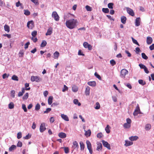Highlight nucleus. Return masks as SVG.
<instances>
[{
	"mask_svg": "<svg viewBox=\"0 0 154 154\" xmlns=\"http://www.w3.org/2000/svg\"><path fill=\"white\" fill-rule=\"evenodd\" d=\"M126 9L127 13L130 15L132 16H134V13L131 9L128 7H127L126 8Z\"/></svg>",
	"mask_w": 154,
	"mask_h": 154,
	"instance_id": "6e6552de",
	"label": "nucleus"
},
{
	"mask_svg": "<svg viewBox=\"0 0 154 154\" xmlns=\"http://www.w3.org/2000/svg\"><path fill=\"white\" fill-rule=\"evenodd\" d=\"M51 110V108H48L46 109L45 111H44V113H48Z\"/></svg>",
	"mask_w": 154,
	"mask_h": 154,
	"instance_id": "4d7b16f0",
	"label": "nucleus"
},
{
	"mask_svg": "<svg viewBox=\"0 0 154 154\" xmlns=\"http://www.w3.org/2000/svg\"><path fill=\"white\" fill-rule=\"evenodd\" d=\"M140 17H137L136 18L135 21V25L136 26H138L140 25Z\"/></svg>",
	"mask_w": 154,
	"mask_h": 154,
	"instance_id": "dca6fc26",
	"label": "nucleus"
},
{
	"mask_svg": "<svg viewBox=\"0 0 154 154\" xmlns=\"http://www.w3.org/2000/svg\"><path fill=\"white\" fill-rule=\"evenodd\" d=\"M52 29L51 27L49 28L47 31V32L46 33V35H50L52 32Z\"/></svg>",
	"mask_w": 154,
	"mask_h": 154,
	"instance_id": "412c9836",
	"label": "nucleus"
},
{
	"mask_svg": "<svg viewBox=\"0 0 154 154\" xmlns=\"http://www.w3.org/2000/svg\"><path fill=\"white\" fill-rule=\"evenodd\" d=\"M139 83L142 85H144L146 84V82L145 81H143L142 79H140L138 80Z\"/></svg>",
	"mask_w": 154,
	"mask_h": 154,
	"instance_id": "72a5a7b5",
	"label": "nucleus"
},
{
	"mask_svg": "<svg viewBox=\"0 0 154 154\" xmlns=\"http://www.w3.org/2000/svg\"><path fill=\"white\" fill-rule=\"evenodd\" d=\"M17 147H21L22 146V143L20 141H19L17 144Z\"/></svg>",
	"mask_w": 154,
	"mask_h": 154,
	"instance_id": "bf43d9fd",
	"label": "nucleus"
},
{
	"mask_svg": "<svg viewBox=\"0 0 154 154\" xmlns=\"http://www.w3.org/2000/svg\"><path fill=\"white\" fill-rule=\"evenodd\" d=\"M35 5H39V2L38 0H30Z\"/></svg>",
	"mask_w": 154,
	"mask_h": 154,
	"instance_id": "3c124183",
	"label": "nucleus"
},
{
	"mask_svg": "<svg viewBox=\"0 0 154 154\" xmlns=\"http://www.w3.org/2000/svg\"><path fill=\"white\" fill-rule=\"evenodd\" d=\"M149 49L151 50H154V44H152L149 46Z\"/></svg>",
	"mask_w": 154,
	"mask_h": 154,
	"instance_id": "774afa93",
	"label": "nucleus"
},
{
	"mask_svg": "<svg viewBox=\"0 0 154 154\" xmlns=\"http://www.w3.org/2000/svg\"><path fill=\"white\" fill-rule=\"evenodd\" d=\"M141 55L142 57L144 59L147 60L148 58V57L144 53H142L141 54Z\"/></svg>",
	"mask_w": 154,
	"mask_h": 154,
	"instance_id": "49530a36",
	"label": "nucleus"
},
{
	"mask_svg": "<svg viewBox=\"0 0 154 154\" xmlns=\"http://www.w3.org/2000/svg\"><path fill=\"white\" fill-rule=\"evenodd\" d=\"M79 147V144L78 142L76 141H74L72 142V148L73 149H78Z\"/></svg>",
	"mask_w": 154,
	"mask_h": 154,
	"instance_id": "f8f14e48",
	"label": "nucleus"
},
{
	"mask_svg": "<svg viewBox=\"0 0 154 154\" xmlns=\"http://www.w3.org/2000/svg\"><path fill=\"white\" fill-rule=\"evenodd\" d=\"M110 127L109 125H107L105 128V130L108 134L110 132Z\"/></svg>",
	"mask_w": 154,
	"mask_h": 154,
	"instance_id": "c85d7f7f",
	"label": "nucleus"
},
{
	"mask_svg": "<svg viewBox=\"0 0 154 154\" xmlns=\"http://www.w3.org/2000/svg\"><path fill=\"white\" fill-rule=\"evenodd\" d=\"M138 138L137 136H131L129 138V139L131 141L136 140Z\"/></svg>",
	"mask_w": 154,
	"mask_h": 154,
	"instance_id": "393cba45",
	"label": "nucleus"
},
{
	"mask_svg": "<svg viewBox=\"0 0 154 154\" xmlns=\"http://www.w3.org/2000/svg\"><path fill=\"white\" fill-rule=\"evenodd\" d=\"M83 46L84 47L86 48H88V50L90 51L92 49V46L90 45L88 43L86 42H85L83 43Z\"/></svg>",
	"mask_w": 154,
	"mask_h": 154,
	"instance_id": "9d476101",
	"label": "nucleus"
},
{
	"mask_svg": "<svg viewBox=\"0 0 154 154\" xmlns=\"http://www.w3.org/2000/svg\"><path fill=\"white\" fill-rule=\"evenodd\" d=\"M72 91L74 92H76L78 91V88L77 86L73 85L72 87Z\"/></svg>",
	"mask_w": 154,
	"mask_h": 154,
	"instance_id": "2f4dec72",
	"label": "nucleus"
},
{
	"mask_svg": "<svg viewBox=\"0 0 154 154\" xmlns=\"http://www.w3.org/2000/svg\"><path fill=\"white\" fill-rule=\"evenodd\" d=\"M52 17L54 18V20L56 21H58L59 20V16L57 13L55 11H53L52 12Z\"/></svg>",
	"mask_w": 154,
	"mask_h": 154,
	"instance_id": "39448f33",
	"label": "nucleus"
},
{
	"mask_svg": "<svg viewBox=\"0 0 154 154\" xmlns=\"http://www.w3.org/2000/svg\"><path fill=\"white\" fill-rule=\"evenodd\" d=\"M29 97V94L28 93H26L23 96L22 99L23 100H26Z\"/></svg>",
	"mask_w": 154,
	"mask_h": 154,
	"instance_id": "c756f323",
	"label": "nucleus"
},
{
	"mask_svg": "<svg viewBox=\"0 0 154 154\" xmlns=\"http://www.w3.org/2000/svg\"><path fill=\"white\" fill-rule=\"evenodd\" d=\"M102 148V146L101 143H99L97 144V150H99V149H100L101 150Z\"/></svg>",
	"mask_w": 154,
	"mask_h": 154,
	"instance_id": "c03bdc74",
	"label": "nucleus"
},
{
	"mask_svg": "<svg viewBox=\"0 0 154 154\" xmlns=\"http://www.w3.org/2000/svg\"><path fill=\"white\" fill-rule=\"evenodd\" d=\"M79 143L80 144L81 150L82 151L84 150L85 148V144L82 141L80 142Z\"/></svg>",
	"mask_w": 154,
	"mask_h": 154,
	"instance_id": "b1692460",
	"label": "nucleus"
},
{
	"mask_svg": "<svg viewBox=\"0 0 154 154\" xmlns=\"http://www.w3.org/2000/svg\"><path fill=\"white\" fill-rule=\"evenodd\" d=\"M85 8L88 11H91L92 10V8L88 5H86Z\"/></svg>",
	"mask_w": 154,
	"mask_h": 154,
	"instance_id": "5fc2aeb1",
	"label": "nucleus"
},
{
	"mask_svg": "<svg viewBox=\"0 0 154 154\" xmlns=\"http://www.w3.org/2000/svg\"><path fill=\"white\" fill-rule=\"evenodd\" d=\"M100 108V105L99 102H97L96 103L95 109H99Z\"/></svg>",
	"mask_w": 154,
	"mask_h": 154,
	"instance_id": "ea45409f",
	"label": "nucleus"
},
{
	"mask_svg": "<svg viewBox=\"0 0 154 154\" xmlns=\"http://www.w3.org/2000/svg\"><path fill=\"white\" fill-rule=\"evenodd\" d=\"M73 103L75 104H78L79 106H80L81 104L79 102L78 100L77 99H75L73 100Z\"/></svg>",
	"mask_w": 154,
	"mask_h": 154,
	"instance_id": "f704fd0d",
	"label": "nucleus"
},
{
	"mask_svg": "<svg viewBox=\"0 0 154 154\" xmlns=\"http://www.w3.org/2000/svg\"><path fill=\"white\" fill-rule=\"evenodd\" d=\"M86 143L87 148L89 150L90 153L91 154H92L93 153V150L90 142L89 140H87L86 141Z\"/></svg>",
	"mask_w": 154,
	"mask_h": 154,
	"instance_id": "20e7f679",
	"label": "nucleus"
},
{
	"mask_svg": "<svg viewBox=\"0 0 154 154\" xmlns=\"http://www.w3.org/2000/svg\"><path fill=\"white\" fill-rule=\"evenodd\" d=\"M22 137V134L20 132L18 133L17 134V138L18 139Z\"/></svg>",
	"mask_w": 154,
	"mask_h": 154,
	"instance_id": "e2e57ef3",
	"label": "nucleus"
},
{
	"mask_svg": "<svg viewBox=\"0 0 154 154\" xmlns=\"http://www.w3.org/2000/svg\"><path fill=\"white\" fill-rule=\"evenodd\" d=\"M88 84L92 87H95L96 85V82L95 81H90L88 82Z\"/></svg>",
	"mask_w": 154,
	"mask_h": 154,
	"instance_id": "f3484780",
	"label": "nucleus"
},
{
	"mask_svg": "<svg viewBox=\"0 0 154 154\" xmlns=\"http://www.w3.org/2000/svg\"><path fill=\"white\" fill-rule=\"evenodd\" d=\"M90 87L87 86L85 89V93L86 95L88 96L90 94Z\"/></svg>",
	"mask_w": 154,
	"mask_h": 154,
	"instance_id": "6ab92c4d",
	"label": "nucleus"
},
{
	"mask_svg": "<svg viewBox=\"0 0 154 154\" xmlns=\"http://www.w3.org/2000/svg\"><path fill=\"white\" fill-rule=\"evenodd\" d=\"M125 145L126 146L131 145L133 143V142L127 140L125 141Z\"/></svg>",
	"mask_w": 154,
	"mask_h": 154,
	"instance_id": "4be33fe9",
	"label": "nucleus"
},
{
	"mask_svg": "<svg viewBox=\"0 0 154 154\" xmlns=\"http://www.w3.org/2000/svg\"><path fill=\"white\" fill-rule=\"evenodd\" d=\"M53 99V97L52 96H50L49 97L48 100V104L50 105L52 103V100Z\"/></svg>",
	"mask_w": 154,
	"mask_h": 154,
	"instance_id": "a878e982",
	"label": "nucleus"
},
{
	"mask_svg": "<svg viewBox=\"0 0 154 154\" xmlns=\"http://www.w3.org/2000/svg\"><path fill=\"white\" fill-rule=\"evenodd\" d=\"M22 108L23 109L25 112H26L27 111V109L26 108V105L24 104H23L22 105Z\"/></svg>",
	"mask_w": 154,
	"mask_h": 154,
	"instance_id": "6e6d98bb",
	"label": "nucleus"
},
{
	"mask_svg": "<svg viewBox=\"0 0 154 154\" xmlns=\"http://www.w3.org/2000/svg\"><path fill=\"white\" fill-rule=\"evenodd\" d=\"M47 45V42L45 40L42 41V42L41 45V47H44L46 46Z\"/></svg>",
	"mask_w": 154,
	"mask_h": 154,
	"instance_id": "4c0bfd02",
	"label": "nucleus"
},
{
	"mask_svg": "<svg viewBox=\"0 0 154 154\" xmlns=\"http://www.w3.org/2000/svg\"><path fill=\"white\" fill-rule=\"evenodd\" d=\"M113 4L112 3H109L108 5V7L109 8H113Z\"/></svg>",
	"mask_w": 154,
	"mask_h": 154,
	"instance_id": "603ef678",
	"label": "nucleus"
},
{
	"mask_svg": "<svg viewBox=\"0 0 154 154\" xmlns=\"http://www.w3.org/2000/svg\"><path fill=\"white\" fill-rule=\"evenodd\" d=\"M40 108V105L38 103H37L35 106V110L36 111H38V110H39Z\"/></svg>",
	"mask_w": 154,
	"mask_h": 154,
	"instance_id": "a19ab883",
	"label": "nucleus"
},
{
	"mask_svg": "<svg viewBox=\"0 0 154 154\" xmlns=\"http://www.w3.org/2000/svg\"><path fill=\"white\" fill-rule=\"evenodd\" d=\"M31 137V135L28 134L27 135L24 137L25 139H28L30 138Z\"/></svg>",
	"mask_w": 154,
	"mask_h": 154,
	"instance_id": "680f3d73",
	"label": "nucleus"
},
{
	"mask_svg": "<svg viewBox=\"0 0 154 154\" xmlns=\"http://www.w3.org/2000/svg\"><path fill=\"white\" fill-rule=\"evenodd\" d=\"M30 44V42H27L24 45V48L25 49L27 48L28 47L29 45Z\"/></svg>",
	"mask_w": 154,
	"mask_h": 154,
	"instance_id": "0e129e2a",
	"label": "nucleus"
},
{
	"mask_svg": "<svg viewBox=\"0 0 154 154\" xmlns=\"http://www.w3.org/2000/svg\"><path fill=\"white\" fill-rule=\"evenodd\" d=\"M102 136H103V134H102V133L101 132L98 133L97 135V137L98 138H100L102 137Z\"/></svg>",
	"mask_w": 154,
	"mask_h": 154,
	"instance_id": "338daca9",
	"label": "nucleus"
},
{
	"mask_svg": "<svg viewBox=\"0 0 154 154\" xmlns=\"http://www.w3.org/2000/svg\"><path fill=\"white\" fill-rule=\"evenodd\" d=\"M110 64L112 65V66H113L116 64V62L115 61L113 60H112L110 61Z\"/></svg>",
	"mask_w": 154,
	"mask_h": 154,
	"instance_id": "13d9d810",
	"label": "nucleus"
},
{
	"mask_svg": "<svg viewBox=\"0 0 154 154\" xmlns=\"http://www.w3.org/2000/svg\"><path fill=\"white\" fill-rule=\"evenodd\" d=\"M24 14L26 16H29L30 14V12L29 11L26 10H24Z\"/></svg>",
	"mask_w": 154,
	"mask_h": 154,
	"instance_id": "c9c22d12",
	"label": "nucleus"
},
{
	"mask_svg": "<svg viewBox=\"0 0 154 154\" xmlns=\"http://www.w3.org/2000/svg\"><path fill=\"white\" fill-rule=\"evenodd\" d=\"M151 127L150 124H147L146 125L145 128L146 130H149Z\"/></svg>",
	"mask_w": 154,
	"mask_h": 154,
	"instance_id": "a18cd8bd",
	"label": "nucleus"
},
{
	"mask_svg": "<svg viewBox=\"0 0 154 154\" xmlns=\"http://www.w3.org/2000/svg\"><path fill=\"white\" fill-rule=\"evenodd\" d=\"M27 26L28 28L30 29H32L34 27V22L33 20L28 21L27 23Z\"/></svg>",
	"mask_w": 154,
	"mask_h": 154,
	"instance_id": "423d86ee",
	"label": "nucleus"
},
{
	"mask_svg": "<svg viewBox=\"0 0 154 154\" xmlns=\"http://www.w3.org/2000/svg\"><path fill=\"white\" fill-rule=\"evenodd\" d=\"M94 75L99 80H101V78L100 77V76L99 75H98L96 72L95 73Z\"/></svg>",
	"mask_w": 154,
	"mask_h": 154,
	"instance_id": "de8ad7c7",
	"label": "nucleus"
},
{
	"mask_svg": "<svg viewBox=\"0 0 154 154\" xmlns=\"http://www.w3.org/2000/svg\"><path fill=\"white\" fill-rule=\"evenodd\" d=\"M103 146L107 148L108 149H110L111 147L110 145L107 141L104 140H102V141Z\"/></svg>",
	"mask_w": 154,
	"mask_h": 154,
	"instance_id": "1a4fd4ad",
	"label": "nucleus"
},
{
	"mask_svg": "<svg viewBox=\"0 0 154 154\" xmlns=\"http://www.w3.org/2000/svg\"><path fill=\"white\" fill-rule=\"evenodd\" d=\"M4 28L5 30V31L7 32H10V27L8 25H5L4 26Z\"/></svg>",
	"mask_w": 154,
	"mask_h": 154,
	"instance_id": "bb28decb",
	"label": "nucleus"
},
{
	"mask_svg": "<svg viewBox=\"0 0 154 154\" xmlns=\"http://www.w3.org/2000/svg\"><path fill=\"white\" fill-rule=\"evenodd\" d=\"M152 42V37L148 36L146 38V42L148 45L151 44Z\"/></svg>",
	"mask_w": 154,
	"mask_h": 154,
	"instance_id": "ddd939ff",
	"label": "nucleus"
},
{
	"mask_svg": "<svg viewBox=\"0 0 154 154\" xmlns=\"http://www.w3.org/2000/svg\"><path fill=\"white\" fill-rule=\"evenodd\" d=\"M126 17L125 16H122L121 17V22L123 24H125L126 23Z\"/></svg>",
	"mask_w": 154,
	"mask_h": 154,
	"instance_id": "a211bd4d",
	"label": "nucleus"
},
{
	"mask_svg": "<svg viewBox=\"0 0 154 154\" xmlns=\"http://www.w3.org/2000/svg\"><path fill=\"white\" fill-rule=\"evenodd\" d=\"M102 11L103 12L105 13H108L109 11V10L108 8H103L102 9Z\"/></svg>",
	"mask_w": 154,
	"mask_h": 154,
	"instance_id": "79ce46f5",
	"label": "nucleus"
},
{
	"mask_svg": "<svg viewBox=\"0 0 154 154\" xmlns=\"http://www.w3.org/2000/svg\"><path fill=\"white\" fill-rule=\"evenodd\" d=\"M29 84L28 83H26L25 85V90H29L30 89V88L29 87L27 88V87H29Z\"/></svg>",
	"mask_w": 154,
	"mask_h": 154,
	"instance_id": "e433bc0d",
	"label": "nucleus"
},
{
	"mask_svg": "<svg viewBox=\"0 0 154 154\" xmlns=\"http://www.w3.org/2000/svg\"><path fill=\"white\" fill-rule=\"evenodd\" d=\"M16 146L15 145H12L9 149L10 151H11L16 149Z\"/></svg>",
	"mask_w": 154,
	"mask_h": 154,
	"instance_id": "473e14b6",
	"label": "nucleus"
},
{
	"mask_svg": "<svg viewBox=\"0 0 154 154\" xmlns=\"http://www.w3.org/2000/svg\"><path fill=\"white\" fill-rule=\"evenodd\" d=\"M140 110L139 105L137 104L136 107V109L133 113V115L134 116H137L138 114L140 113Z\"/></svg>",
	"mask_w": 154,
	"mask_h": 154,
	"instance_id": "0eeeda50",
	"label": "nucleus"
},
{
	"mask_svg": "<svg viewBox=\"0 0 154 154\" xmlns=\"http://www.w3.org/2000/svg\"><path fill=\"white\" fill-rule=\"evenodd\" d=\"M91 134V130L89 129L88 130V131H85V135L86 136H88L89 137L90 136Z\"/></svg>",
	"mask_w": 154,
	"mask_h": 154,
	"instance_id": "cd10ccee",
	"label": "nucleus"
},
{
	"mask_svg": "<svg viewBox=\"0 0 154 154\" xmlns=\"http://www.w3.org/2000/svg\"><path fill=\"white\" fill-rule=\"evenodd\" d=\"M64 152L66 153H68L69 152V149L68 147H65L64 148Z\"/></svg>",
	"mask_w": 154,
	"mask_h": 154,
	"instance_id": "052dcab7",
	"label": "nucleus"
},
{
	"mask_svg": "<svg viewBox=\"0 0 154 154\" xmlns=\"http://www.w3.org/2000/svg\"><path fill=\"white\" fill-rule=\"evenodd\" d=\"M25 91V89L24 88H22V91H20L18 94V96L19 97H21L22 96L23 94L24 93Z\"/></svg>",
	"mask_w": 154,
	"mask_h": 154,
	"instance_id": "5701e85b",
	"label": "nucleus"
},
{
	"mask_svg": "<svg viewBox=\"0 0 154 154\" xmlns=\"http://www.w3.org/2000/svg\"><path fill=\"white\" fill-rule=\"evenodd\" d=\"M31 80L32 82L35 81L36 82H39L41 80V79L38 76L33 75L31 77Z\"/></svg>",
	"mask_w": 154,
	"mask_h": 154,
	"instance_id": "7ed1b4c3",
	"label": "nucleus"
},
{
	"mask_svg": "<svg viewBox=\"0 0 154 154\" xmlns=\"http://www.w3.org/2000/svg\"><path fill=\"white\" fill-rule=\"evenodd\" d=\"M54 58L55 59H57L60 55L59 53L57 51H56L54 53Z\"/></svg>",
	"mask_w": 154,
	"mask_h": 154,
	"instance_id": "aec40b11",
	"label": "nucleus"
},
{
	"mask_svg": "<svg viewBox=\"0 0 154 154\" xmlns=\"http://www.w3.org/2000/svg\"><path fill=\"white\" fill-rule=\"evenodd\" d=\"M128 73V71L125 69H122L120 72V77L122 78H125L126 75Z\"/></svg>",
	"mask_w": 154,
	"mask_h": 154,
	"instance_id": "f03ea898",
	"label": "nucleus"
},
{
	"mask_svg": "<svg viewBox=\"0 0 154 154\" xmlns=\"http://www.w3.org/2000/svg\"><path fill=\"white\" fill-rule=\"evenodd\" d=\"M61 118L64 120L66 121H69V119L68 116L64 114H61Z\"/></svg>",
	"mask_w": 154,
	"mask_h": 154,
	"instance_id": "4468645a",
	"label": "nucleus"
},
{
	"mask_svg": "<svg viewBox=\"0 0 154 154\" xmlns=\"http://www.w3.org/2000/svg\"><path fill=\"white\" fill-rule=\"evenodd\" d=\"M22 5V4L20 3L19 1H18V2H16V5L17 7H18L20 6H21Z\"/></svg>",
	"mask_w": 154,
	"mask_h": 154,
	"instance_id": "69168bd1",
	"label": "nucleus"
},
{
	"mask_svg": "<svg viewBox=\"0 0 154 154\" xmlns=\"http://www.w3.org/2000/svg\"><path fill=\"white\" fill-rule=\"evenodd\" d=\"M132 39L133 41V42L135 44L137 45L138 46H140L139 44L137 42V41L134 39V38L133 37H132Z\"/></svg>",
	"mask_w": 154,
	"mask_h": 154,
	"instance_id": "8fccbe9b",
	"label": "nucleus"
},
{
	"mask_svg": "<svg viewBox=\"0 0 154 154\" xmlns=\"http://www.w3.org/2000/svg\"><path fill=\"white\" fill-rule=\"evenodd\" d=\"M68 90V88L67 86H66L65 85H64L63 88L62 89V91L63 92H64L66 91H67Z\"/></svg>",
	"mask_w": 154,
	"mask_h": 154,
	"instance_id": "864d4df0",
	"label": "nucleus"
},
{
	"mask_svg": "<svg viewBox=\"0 0 154 154\" xmlns=\"http://www.w3.org/2000/svg\"><path fill=\"white\" fill-rule=\"evenodd\" d=\"M12 79L14 80L18 81V78L17 76L15 75H14L11 78Z\"/></svg>",
	"mask_w": 154,
	"mask_h": 154,
	"instance_id": "37998d69",
	"label": "nucleus"
},
{
	"mask_svg": "<svg viewBox=\"0 0 154 154\" xmlns=\"http://www.w3.org/2000/svg\"><path fill=\"white\" fill-rule=\"evenodd\" d=\"M131 124L126 123L124 124L123 127L125 128H129L131 127Z\"/></svg>",
	"mask_w": 154,
	"mask_h": 154,
	"instance_id": "7c9ffc66",
	"label": "nucleus"
},
{
	"mask_svg": "<svg viewBox=\"0 0 154 154\" xmlns=\"http://www.w3.org/2000/svg\"><path fill=\"white\" fill-rule=\"evenodd\" d=\"M31 35L32 37H35L37 35V32L36 31H34L32 32Z\"/></svg>",
	"mask_w": 154,
	"mask_h": 154,
	"instance_id": "09e8293b",
	"label": "nucleus"
},
{
	"mask_svg": "<svg viewBox=\"0 0 154 154\" xmlns=\"http://www.w3.org/2000/svg\"><path fill=\"white\" fill-rule=\"evenodd\" d=\"M40 131L41 132H43L46 129L45 124L44 123H42L40 127Z\"/></svg>",
	"mask_w": 154,
	"mask_h": 154,
	"instance_id": "9b49d317",
	"label": "nucleus"
},
{
	"mask_svg": "<svg viewBox=\"0 0 154 154\" xmlns=\"http://www.w3.org/2000/svg\"><path fill=\"white\" fill-rule=\"evenodd\" d=\"M77 23L78 21L77 20L71 19L66 21V25L68 28L72 29L77 26Z\"/></svg>",
	"mask_w": 154,
	"mask_h": 154,
	"instance_id": "f257e3e1",
	"label": "nucleus"
},
{
	"mask_svg": "<svg viewBox=\"0 0 154 154\" xmlns=\"http://www.w3.org/2000/svg\"><path fill=\"white\" fill-rule=\"evenodd\" d=\"M58 136L59 137L62 138H65L66 136V134L63 132H61L60 133L58 134Z\"/></svg>",
	"mask_w": 154,
	"mask_h": 154,
	"instance_id": "2eb2a0df",
	"label": "nucleus"
},
{
	"mask_svg": "<svg viewBox=\"0 0 154 154\" xmlns=\"http://www.w3.org/2000/svg\"><path fill=\"white\" fill-rule=\"evenodd\" d=\"M14 107V104L13 102H11L8 104V107L10 109H13Z\"/></svg>",
	"mask_w": 154,
	"mask_h": 154,
	"instance_id": "58836bf2",
	"label": "nucleus"
}]
</instances>
